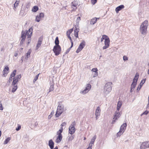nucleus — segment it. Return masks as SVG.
I'll list each match as a JSON object with an SVG mask.
<instances>
[{
  "instance_id": "1",
  "label": "nucleus",
  "mask_w": 149,
  "mask_h": 149,
  "mask_svg": "<svg viewBox=\"0 0 149 149\" xmlns=\"http://www.w3.org/2000/svg\"><path fill=\"white\" fill-rule=\"evenodd\" d=\"M148 22L147 20H145L141 24L139 31L141 34L145 36L147 33V29L148 26Z\"/></svg>"
},
{
  "instance_id": "2",
  "label": "nucleus",
  "mask_w": 149,
  "mask_h": 149,
  "mask_svg": "<svg viewBox=\"0 0 149 149\" xmlns=\"http://www.w3.org/2000/svg\"><path fill=\"white\" fill-rule=\"evenodd\" d=\"M64 107L63 105L62 104L61 102L59 103L55 114V116L56 117H58L63 112Z\"/></svg>"
},
{
  "instance_id": "3",
  "label": "nucleus",
  "mask_w": 149,
  "mask_h": 149,
  "mask_svg": "<svg viewBox=\"0 0 149 149\" xmlns=\"http://www.w3.org/2000/svg\"><path fill=\"white\" fill-rule=\"evenodd\" d=\"M33 31V28L32 27H31L27 31H26V36H27V44L28 45L31 42V36Z\"/></svg>"
},
{
  "instance_id": "4",
  "label": "nucleus",
  "mask_w": 149,
  "mask_h": 149,
  "mask_svg": "<svg viewBox=\"0 0 149 149\" xmlns=\"http://www.w3.org/2000/svg\"><path fill=\"white\" fill-rule=\"evenodd\" d=\"M111 84V83L110 82H108L105 84L104 90L105 95H107L111 91L112 88Z\"/></svg>"
},
{
  "instance_id": "5",
  "label": "nucleus",
  "mask_w": 149,
  "mask_h": 149,
  "mask_svg": "<svg viewBox=\"0 0 149 149\" xmlns=\"http://www.w3.org/2000/svg\"><path fill=\"white\" fill-rule=\"evenodd\" d=\"M76 125L75 121H73L69 128V132L71 135L73 134L75 132V129L74 127Z\"/></svg>"
},
{
  "instance_id": "6",
  "label": "nucleus",
  "mask_w": 149,
  "mask_h": 149,
  "mask_svg": "<svg viewBox=\"0 0 149 149\" xmlns=\"http://www.w3.org/2000/svg\"><path fill=\"white\" fill-rule=\"evenodd\" d=\"M53 51L56 56L58 55L61 51V47L59 45L54 46Z\"/></svg>"
},
{
  "instance_id": "7",
  "label": "nucleus",
  "mask_w": 149,
  "mask_h": 149,
  "mask_svg": "<svg viewBox=\"0 0 149 149\" xmlns=\"http://www.w3.org/2000/svg\"><path fill=\"white\" fill-rule=\"evenodd\" d=\"M121 116V114L119 111H115L114 115V117L113 118V120L111 122V124H114L116 120H118V118H119Z\"/></svg>"
},
{
  "instance_id": "8",
  "label": "nucleus",
  "mask_w": 149,
  "mask_h": 149,
  "mask_svg": "<svg viewBox=\"0 0 149 149\" xmlns=\"http://www.w3.org/2000/svg\"><path fill=\"white\" fill-rule=\"evenodd\" d=\"M26 31H22L21 33V40L20 42V45H22L24 42L26 36Z\"/></svg>"
},
{
  "instance_id": "9",
  "label": "nucleus",
  "mask_w": 149,
  "mask_h": 149,
  "mask_svg": "<svg viewBox=\"0 0 149 149\" xmlns=\"http://www.w3.org/2000/svg\"><path fill=\"white\" fill-rule=\"evenodd\" d=\"M91 88V85L89 84H87L85 89L81 91L80 93L82 94H85L88 93L90 90Z\"/></svg>"
},
{
  "instance_id": "10",
  "label": "nucleus",
  "mask_w": 149,
  "mask_h": 149,
  "mask_svg": "<svg viewBox=\"0 0 149 149\" xmlns=\"http://www.w3.org/2000/svg\"><path fill=\"white\" fill-rule=\"evenodd\" d=\"M21 78V76L20 74L17 75L15 77H13L12 85H15L17 82L20 80Z\"/></svg>"
},
{
  "instance_id": "11",
  "label": "nucleus",
  "mask_w": 149,
  "mask_h": 149,
  "mask_svg": "<svg viewBox=\"0 0 149 149\" xmlns=\"http://www.w3.org/2000/svg\"><path fill=\"white\" fill-rule=\"evenodd\" d=\"M85 45V41L83 40L81 42L79 45L78 48L77 49L76 52L77 53H79L82 49L84 48Z\"/></svg>"
},
{
  "instance_id": "12",
  "label": "nucleus",
  "mask_w": 149,
  "mask_h": 149,
  "mask_svg": "<svg viewBox=\"0 0 149 149\" xmlns=\"http://www.w3.org/2000/svg\"><path fill=\"white\" fill-rule=\"evenodd\" d=\"M149 147V141H146L143 142L141 144L140 149H145Z\"/></svg>"
},
{
  "instance_id": "13",
  "label": "nucleus",
  "mask_w": 149,
  "mask_h": 149,
  "mask_svg": "<svg viewBox=\"0 0 149 149\" xmlns=\"http://www.w3.org/2000/svg\"><path fill=\"white\" fill-rule=\"evenodd\" d=\"M110 40L109 38L106 39L104 41L105 46L103 47V49H106L108 48L109 46Z\"/></svg>"
},
{
  "instance_id": "14",
  "label": "nucleus",
  "mask_w": 149,
  "mask_h": 149,
  "mask_svg": "<svg viewBox=\"0 0 149 149\" xmlns=\"http://www.w3.org/2000/svg\"><path fill=\"white\" fill-rule=\"evenodd\" d=\"M79 30V27L78 26V25H76L75 26V28L74 30V35L75 37L76 38H78V34Z\"/></svg>"
},
{
  "instance_id": "15",
  "label": "nucleus",
  "mask_w": 149,
  "mask_h": 149,
  "mask_svg": "<svg viewBox=\"0 0 149 149\" xmlns=\"http://www.w3.org/2000/svg\"><path fill=\"white\" fill-rule=\"evenodd\" d=\"M44 17V14L43 13H41L39 15H37L35 20L37 22H39L40 19L43 18Z\"/></svg>"
},
{
  "instance_id": "16",
  "label": "nucleus",
  "mask_w": 149,
  "mask_h": 149,
  "mask_svg": "<svg viewBox=\"0 0 149 149\" xmlns=\"http://www.w3.org/2000/svg\"><path fill=\"white\" fill-rule=\"evenodd\" d=\"M100 111L101 110L100 107H98L96 110L95 112L96 120H97L98 118V117L100 114Z\"/></svg>"
},
{
  "instance_id": "17",
  "label": "nucleus",
  "mask_w": 149,
  "mask_h": 149,
  "mask_svg": "<svg viewBox=\"0 0 149 149\" xmlns=\"http://www.w3.org/2000/svg\"><path fill=\"white\" fill-rule=\"evenodd\" d=\"M9 69V68L8 66H6L4 70L3 71V76L5 77L7 75Z\"/></svg>"
},
{
  "instance_id": "18",
  "label": "nucleus",
  "mask_w": 149,
  "mask_h": 149,
  "mask_svg": "<svg viewBox=\"0 0 149 149\" xmlns=\"http://www.w3.org/2000/svg\"><path fill=\"white\" fill-rule=\"evenodd\" d=\"M127 124L126 123H123L120 127V130L124 132L126 129Z\"/></svg>"
},
{
  "instance_id": "19",
  "label": "nucleus",
  "mask_w": 149,
  "mask_h": 149,
  "mask_svg": "<svg viewBox=\"0 0 149 149\" xmlns=\"http://www.w3.org/2000/svg\"><path fill=\"white\" fill-rule=\"evenodd\" d=\"M58 135V136L57 139L55 140V142L57 143H59L61 141L62 138V135H61L60 134Z\"/></svg>"
},
{
  "instance_id": "20",
  "label": "nucleus",
  "mask_w": 149,
  "mask_h": 149,
  "mask_svg": "<svg viewBox=\"0 0 149 149\" xmlns=\"http://www.w3.org/2000/svg\"><path fill=\"white\" fill-rule=\"evenodd\" d=\"M54 143L52 139L49 141L48 145L51 149H53L54 148Z\"/></svg>"
},
{
  "instance_id": "21",
  "label": "nucleus",
  "mask_w": 149,
  "mask_h": 149,
  "mask_svg": "<svg viewBox=\"0 0 149 149\" xmlns=\"http://www.w3.org/2000/svg\"><path fill=\"white\" fill-rule=\"evenodd\" d=\"M124 7V6L123 5H120L118 7H117L116 9V13H118L119 11H120Z\"/></svg>"
},
{
  "instance_id": "22",
  "label": "nucleus",
  "mask_w": 149,
  "mask_h": 149,
  "mask_svg": "<svg viewBox=\"0 0 149 149\" xmlns=\"http://www.w3.org/2000/svg\"><path fill=\"white\" fill-rule=\"evenodd\" d=\"M136 83H137L136 82H134L133 81V82L131 85V90L130 91L131 92H132L134 91V88L136 84Z\"/></svg>"
},
{
  "instance_id": "23",
  "label": "nucleus",
  "mask_w": 149,
  "mask_h": 149,
  "mask_svg": "<svg viewBox=\"0 0 149 149\" xmlns=\"http://www.w3.org/2000/svg\"><path fill=\"white\" fill-rule=\"evenodd\" d=\"M97 68H93L92 69L91 71L93 72H94L95 73H94V75L93 76V77H96L97 75Z\"/></svg>"
},
{
  "instance_id": "24",
  "label": "nucleus",
  "mask_w": 149,
  "mask_h": 149,
  "mask_svg": "<svg viewBox=\"0 0 149 149\" xmlns=\"http://www.w3.org/2000/svg\"><path fill=\"white\" fill-rule=\"evenodd\" d=\"M50 84H51V85H50V87L49 89V91L48 92V93H49L50 92L52 91L54 89V83H53L52 82H50Z\"/></svg>"
},
{
  "instance_id": "25",
  "label": "nucleus",
  "mask_w": 149,
  "mask_h": 149,
  "mask_svg": "<svg viewBox=\"0 0 149 149\" xmlns=\"http://www.w3.org/2000/svg\"><path fill=\"white\" fill-rule=\"evenodd\" d=\"M99 19V18L95 17L92 19L90 22L91 24L92 25L94 24L97 21V19Z\"/></svg>"
},
{
  "instance_id": "26",
  "label": "nucleus",
  "mask_w": 149,
  "mask_h": 149,
  "mask_svg": "<svg viewBox=\"0 0 149 149\" xmlns=\"http://www.w3.org/2000/svg\"><path fill=\"white\" fill-rule=\"evenodd\" d=\"M74 135H69L68 136V141H71L74 138Z\"/></svg>"
},
{
  "instance_id": "27",
  "label": "nucleus",
  "mask_w": 149,
  "mask_h": 149,
  "mask_svg": "<svg viewBox=\"0 0 149 149\" xmlns=\"http://www.w3.org/2000/svg\"><path fill=\"white\" fill-rule=\"evenodd\" d=\"M139 78V75H137L136 74L135 75L134 77V78L133 79V81L137 83L138 79Z\"/></svg>"
},
{
  "instance_id": "28",
  "label": "nucleus",
  "mask_w": 149,
  "mask_h": 149,
  "mask_svg": "<svg viewBox=\"0 0 149 149\" xmlns=\"http://www.w3.org/2000/svg\"><path fill=\"white\" fill-rule=\"evenodd\" d=\"M55 46H58L59 45V41L58 40V37H56V38L55 41Z\"/></svg>"
},
{
  "instance_id": "29",
  "label": "nucleus",
  "mask_w": 149,
  "mask_h": 149,
  "mask_svg": "<svg viewBox=\"0 0 149 149\" xmlns=\"http://www.w3.org/2000/svg\"><path fill=\"white\" fill-rule=\"evenodd\" d=\"M38 9V8L36 6H35L32 9V11L34 12H36Z\"/></svg>"
},
{
  "instance_id": "30",
  "label": "nucleus",
  "mask_w": 149,
  "mask_h": 149,
  "mask_svg": "<svg viewBox=\"0 0 149 149\" xmlns=\"http://www.w3.org/2000/svg\"><path fill=\"white\" fill-rule=\"evenodd\" d=\"M108 38V37L107 36L105 35H103V36H102V38H101V42H102L103 41V40L104 39H105H105H107V38Z\"/></svg>"
},
{
  "instance_id": "31",
  "label": "nucleus",
  "mask_w": 149,
  "mask_h": 149,
  "mask_svg": "<svg viewBox=\"0 0 149 149\" xmlns=\"http://www.w3.org/2000/svg\"><path fill=\"white\" fill-rule=\"evenodd\" d=\"M16 72V70H14L10 76L11 77H15L14 76L15 75Z\"/></svg>"
},
{
  "instance_id": "32",
  "label": "nucleus",
  "mask_w": 149,
  "mask_h": 149,
  "mask_svg": "<svg viewBox=\"0 0 149 149\" xmlns=\"http://www.w3.org/2000/svg\"><path fill=\"white\" fill-rule=\"evenodd\" d=\"M96 138V136L95 135L91 139V141L90 142V143H92L94 144V142L95 141V140Z\"/></svg>"
},
{
  "instance_id": "33",
  "label": "nucleus",
  "mask_w": 149,
  "mask_h": 149,
  "mask_svg": "<svg viewBox=\"0 0 149 149\" xmlns=\"http://www.w3.org/2000/svg\"><path fill=\"white\" fill-rule=\"evenodd\" d=\"M10 137H8L7 139H6L4 142V144H7L8 142L10 141Z\"/></svg>"
},
{
  "instance_id": "34",
  "label": "nucleus",
  "mask_w": 149,
  "mask_h": 149,
  "mask_svg": "<svg viewBox=\"0 0 149 149\" xmlns=\"http://www.w3.org/2000/svg\"><path fill=\"white\" fill-rule=\"evenodd\" d=\"M31 52V51L30 50L28 51L26 55V58H29L30 56Z\"/></svg>"
},
{
  "instance_id": "35",
  "label": "nucleus",
  "mask_w": 149,
  "mask_h": 149,
  "mask_svg": "<svg viewBox=\"0 0 149 149\" xmlns=\"http://www.w3.org/2000/svg\"><path fill=\"white\" fill-rule=\"evenodd\" d=\"M42 44V42L38 41L36 45V49H38L41 46Z\"/></svg>"
},
{
  "instance_id": "36",
  "label": "nucleus",
  "mask_w": 149,
  "mask_h": 149,
  "mask_svg": "<svg viewBox=\"0 0 149 149\" xmlns=\"http://www.w3.org/2000/svg\"><path fill=\"white\" fill-rule=\"evenodd\" d=\"M63 127H61V129L59 130V131H58L57 132V134H61V135H62L61 134V133L62 132H63Z\"/></svg>"
},
{
  "instance_id": "37",
  "label": "nucleus",
  "mask_w": 149,
  "mask_h": 149,
  "mask_svg": "<svg viewBox=\"0 0 149 149\" xmlns=\"http://www.w3.org/2000/svg\"><path fill=\"white\" fill-rule=\"evenodd\" d=\"M17 89V85L15 86V85H14V86H13V88L12 91L13 93L15 92L16 91Z\"/></svg>"
},
{
  "instance_id": "38",
  "label": "nucleus",
  "mask_w": 149,
  "mask_h": 149,
  "mask_svg": "<svg viewBox=\"0 0 149 149\" xmlns=\"http://www.w3.org/2000/svg\"><path fill=\"white\" fill-rule=\"evenodd\" d=\"M68 37V38H69V39H70V41L71 42V47H70V48H71L73 46V42H72L71 38L70 36H69Z\"/></svg>"
},
{
  "instance_id": "39",
  "label": "nucleus",
  "mask_w": 149,
  "mask_h": 149,
  "mask_svg": "<svg viewBox=\"0 0 149 149\" xmlns=\"http://www.w3.org/2000/svg\"><path fill=\"white\" fill-rule=\"evenodd\" d=\"M81 20V18L80 17H78L77 20H76V22H77V24H77L78 25V26L79 27V22H80V21Z\"/></svg>"
},
{
  "instance_id": "40",
  "label": "nucleus",
  "mask_w": 149,
  "mask_h": 149,
  "mask_svg": "<svg viewBox=\"0 0 149 149\" xmlns=\"http://www.w3.org/2000/svg\"><path fill=\"white\" fill-rule=\"evenodd\" d=\"M124 132L119 130V132L117 134V136H120Z\"/></svg>"
},
{
  "instance_id": "41",
  "label": "nucleus",
  "mask_w": 149,
  "mask_h": 149,
  "mask_svg": "<svg viewBox=\"0 0 149 149\" xmlns=\"http://www.w3.org/2000/svg\"><path fill=\"white\" fill-rule=\"evenodd\" d=\"M146 79H142L140 83V85L141 86H142L143 84L145 82Z\"/></svg>"
},
{
  "instance_id": "42",
  "label": "nucleus",
  "mask_w": 149,
  "mask_h": 149,
  "mask_svg": "<svg viewBox=\"0 0 149 149\" xmlns=\"http://www.w3.org/2000/svg\"><path fill=\"white\" fill-rule=\"evenodd\" d=\"M19 3V1H16L15 2L14 4V7L15 8L17 7V6L18 4Z\"/></svg>"
},
{
  "instance_id": "43",
  "label": "nucleus",
  "mask_w": 149,
  "mask_h": 149,
  "mask_svg": "<svg viewBox=\"0 0 149 149\" xmlns=\"http://www.w3.org/2000/svg\"><path fill=\"white\" fill-rule=\"evenodd\" d=\"M39 76V74L37 75L35 77H34L33 79V82H35L38 79V77Z\"/></svg>"
},
{
  "instance_id": "44",
  "label": "nucleus",
  "mask_w": 149,
  "mask_h": 149,
  "mask_svg": "<svg viewBox=\"0 0 149 149\" xmlns=\"http://www.w3.org/2000/svg\"><path fill=\"white\" fill-rule=\"evenodd\" d=\"M122 102L121 101H119L118 102V103L117 106L118 107H121L122 106Z\"/></svg>"
},
{
  "instance_id": "45",
  "label": "nucleus",
  "mask_w": 149,
  "mask_h": 149,
  "mask_svg": "<svg viewBox=\"0 0 149 149\" xmlns=\"http://www.w3.org/2000/svg\"><path fill=\"white\" fill-rule=\"evenodd\" d=\"M97 0H91V2L92 4L93 5L95 4L97 2Z\"/></svg>"
},
{
  "instance_id": "46",
  "label": "nucleus",
  "mask_w": 149,
  "mask_h": 149,
  "mask_svg": "<svg viewBox=\"0 0 149 149\" xmlns=\"http://www.w3.org/2000/svg\"><path fill=\"white\" fill-rule=\"evenodd\" d=\"M123 59L125 61H127L128 60V58L126 56H124L123 57Z\"/></svg>"
},
{
  "instance_id": "47",
  "label": "nucleus",
  "mask_w": 149,
  "mask_h": 149,
  "mask_svg": "<svg viewBox=\"0 0 149 149\" xmlns=\"http://www.w3.org/2000/svg\"><path fill=\"white\" fill-rule=\"evenodd\" d=\"M66 125V123L65 122L63 123L61 125V127H62L63 126H65Z\"/></svg>"
},
{
  "instance_id": "48",
  "label": "nucleus",
  "mask_w": 149,
  "mask_h": 149,
  "mask_svg": "<svg viewBox=\"0 0 149 149\" xmlns=\"http://www.w3.org/2000/svg\"><path fill=\"white\" fill-rule=\"evenodd\" d=\"M43 39V37L42 36H41L40 38H39L38 41H40V42H41Z\"/></svg>"
},
{
  "instance_id": "49",
  "label": "nucleus",
  "mask_w": 149,
  "mask_h": 149,
  "mask_svg": "<svg viewBox=\"0 0 149 149\" xmlns=\"http://www.w3.org/2000/svg\"><path fill=\"white\" fill-rule=\"evenodd\" d=\"M3 110V108L2 103L1 102V101L0 102V110Z\"/></svg>"
},
{
  "instance_id": "50",
  "label": "nucleus",
  "mask_w": 149,
  "mask_h": 149,
  "mask_svg": "<svg viewBox=\"0 0 149 149\" xmlns=\"http://www.w3.org/2000/svg\"><path fill=\"white\" fill-rule=\"evenodd\" d=\"M73 31V28L70 29V30H68V33H71Z\"/></svg>"
},
{
  "instance_id": "51",
  "label": "nucleus",
  "mask_w": 149,
  "mask_h": 149,
  "mask_svg": "<svg viewBox=\"0 0 149 149\" xmlns=\"http://www.w3.org/2000/svg\"><path fill=\"white\" fill-rule=\"evenodd\" d=\"M148 112H149L148 111H146L143 113V115H147L148 113Z\"/></svg>"
},
{
  "instance_id": "52",
  "label": "nucleus",
  "mask_w": 149,
  "mask_h": 149,
  "mask_svg": "<svg viewBox=\"0 0 149 149\" xmlns=\"http://www.w3.org/2000/svg\"><path fill=\"white\" fill-rule=\"evenodd\" d=\"M72 6L74 7H76L77 4H76L74 2H72Z\"/></svg>"
},
{
  "instance_id": "53",
  "label": "nucleus",
  "mask_w": 149,
  "mask_h": 149,
  "mask_svg": "<svg viewBox=\"0 0 149 149\" xmlns=\"http://www.w3.org/2000/svg\"><path fill=\"white\" fill-rule=\"evenodd\" d=\"M21 128V127L20 126H18L17 128H16V130L17 131H19L20 129Z\"/></svg>"
},
{
  "instance_id": "54",
  "label": "nucleus",
  "mask_w": 149,
  "mask_h": 149,
  "mask_svg": "<svg viewBox=\"0 0 149 149\" xmlns=\"http://www.w3.org/2000/svg\"><path fill=\"white\" fill-rule=\"evenodd\" d=\"M12 77H11L10 76L9 79L8 81V82L9 83L10 82L12 81Z\"/></svg>"
},
{
  "instance_id": "55",
  "label": "nucleus",
  "mask_w": 149,
  "mask_h": 149,
  "mask_svg": "<svg viewBox=\"0 0 149 149\" xmlns=\"http://www.w3.org/2000/svg\"><path fill=\"white\" fill-rule=\"evenodd\" d=\"M71 48H70V47L66 51V52H65V54H67L68 53V52H69L70 49H71Z\"/></svg>"
},
{
  "instance_id": "56",
  "label": "nucleus",
  "mask_w": 149,
  "mask_h": 149,
  "mask_svg": "<svg viewBox=\"0 0 149 149\" xmlns=\"http://www.w3.org/2000/svg\"><path fill=\"white\" fill-rule=\"evenodd\" d=\"M146 109L148 110H149V101H148V104L147 105V106Z\"/></svg>"
},
{
  "instance_id": "57",
  "label": "nucleus",
  "mask_w": 149,
  "mask_h": 149,
  "mask_svg": "<svg viewBox=\"0 0 149 149\" xmlns=\"http://www.w3.org/2000/svg\"><path fill=\"white\" fill-rule=\"evenodd\" d=\"M142 86H141L140 85V86H138L137 88V90H139L142 87Z\"/></svg>"
},
{
  "instance_id": "58",
  "label": "nucleus",
  "mask_w": 149,
  "mask_h": 149,
  "mask_svg": "<svg viewBox=\"0 0 149 149\" xmlns=\"http://www.w3.org/2000/svg\"><path fill=\"white\" fill-rule=\"evenodd\" d=\"M4 48L3 47H1V51L2 52H4Z\"/></svg>"
},
{
  "instance_id": "59",
  "label": "nucleus",
  "mask_w": 149,
  "mask_h": 149,
  "mask_svg": "<svg viewBox=\"0 0 149 149\" xmlns=\"http://www.w3.org/2000/svg\"><path fill=\"white\" fill-rule=\"evenodd\" d=\"M93 144L92 143H90L89 144V147H90L91 148H92V147Z\"/></svg>"
},
{
  "instance_id": "60",
  "label": "nucleus",
  "mask_w": 149,
  "mask_h": 149,
  "mask_svg": "<svg viewBox=\"0 0 149 149\" xmlns=\"http://www.w3.org/2000/svg\"><path fill=\"white\" fill-rule=\"evenodd\" d=\"M120 107H118V106H117V109L118 110V111H119Z\"/></svg>"
},
{
  "instance_id": "61",
  "label": "nucleus",
  "mask_w": 149,
  "mask_h": 149,
  "mask_svg": "<svg viewBox=\"0 0 149 149\" xmlns=\"http://www.w3.org/2000/svg\"><path fill=\"white\" fill-rule=\"evenodd\" d=\"M52 117V115H51L50 114L48 116V118L49 119H50Z\"/></svg>"
},
{
  "instance_id": "62",
  "label": "nucleus",
  "mask_w": 149,
  "mask_h": 149,
  "mask_svg": "<svg viewBox=\"0 0 149 149\" xmlns=\"http://www.w3.org/2000/svg\"><path fill=\"white\" fill-rule=\"evenodd\" d=\"M54 111H53L51 112L50 115L52 116L54 114Z\"/></svg>"
},
{
  "instance_id": "63",
  "label": "nucleus",
  "mask_w": 149,
  "mask_h": 149,
  "mask_svg": "<svg viewBox=\"0 0 149 149\" xmlns=\"http://www.w3.org/2000/svg\"><path fill=\"white\" fill-rule=\"evenodd\" d=\"M70 33H68V31H67V36H70Z\"/></svg>"
},
{
  "instance_id": "64",
  "label": "nucleus",
  "mask_w": 149,
  "mask_h": 149,
  "mask_svg": "<svg viewBox=\"0 0 149 149\" xmlns=\"http://www.w3.org/2000/svg\"><path fill=\"white\" fill-rule=\"evenodd\" d=\"M18 55V53H15L14 54V56L15 57L17 56Z\"/></svg>"
}]
</instances>
